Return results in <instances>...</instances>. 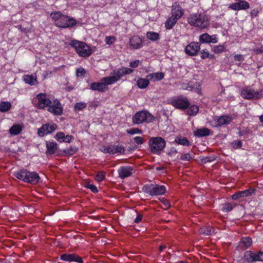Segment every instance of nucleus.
Returning a JSON list of instances; mask_svg holds the SVG:
<instances>
[{
  "label": "nucleus",
  "instance_id": "1",
  "mask_svg": "<svg viewBox=\"0 0 263 263\" xmlns=\"http://www.w3.org/2000/svg\"><path fill=\"white\" fill-rule=\"evenodd\" d=\"M37 102L36 107L39 109H44L47 107V110L54 115H61L63 112L61 104L57 99H51L47 94L41 93L36 96Z\"/></svg>",
  "mask_w": 263,
  "mask_h": 263
},
{
  "label": "nucleus",
  "instance_id": "2",
  "mask_svg": "<svg viewBox=\"0 0 263 263\" xmlns=\"http://www.w3.org/2000/svg\"><path fill=\"white\" fill-rule=\"evenodd\" d=\"M50 17L54 21L58 27L67 28L76 24V21L72 18L62 14L59 11H55L50 14Z\"/></svg>",
  "mask_w": 263,
  "mask_h": 263
},
{
  "label": "nucleus",
  "instance_id": "3",
  "mask_svg": "<svg viewBox=\"0 0 263 263\" xmlns=\"http://www.w3.org/2000/svg\"><path fill=\"white\" fill-rule=\"evenodd\" d=\"M189 24L201 29L206 28L209 25L208 16L203 13H193L188 17Z\"/></svg>",
  "mask_w": 263,
  "mask_h": 263
},
{
  "label": "nucleus",
  "instance_id": "4",
  "mask_svg": "<svg viewBox=\"0 0 263 263\" xmlns=\"http://www.w3.org/2000/svg\"><path fill=\"white\" fill-rule=\"evenodd\" d=\"M14 175L17 179L31 184H36L39 182L40 177L34 172H29L26 170H21L14 173Z\"/></svg>",
  "mask_w": 263,
  "mask_h": 263
},
{
  "label": "nucleus",
  "instance_id": "5",
  "mask_svg": "<svg viewBox=\"0 0 263 263\" xmlns=\"http://www.w3.org/2000/svg\"><path fill=\"white\" fill-rule=\"evenodd\" d=\"M70 45L76 49L80 57H88L92 53L91 48L84 42L72 40Z\"/></svg>",
  "mask_w": 263,
  "mask_h": 263
},
{
  "label": "nucleus",
  "instance_id": "6",
  "mask_svg": "<svg viewBox=\"0 0 263 263\" xmlns=\"http://www.w3.org/2000/svg\"><path fill=\"white\" fill-rule=\"evenodd\" d=\"M165 140L160 137L151 138L149 145L151 152L154 154H159L165 146Z\"/></svg>",
  "mask_w": 263,
  "mask_h": 263
},
{
  "label": "nucleus",
  "instance_id": "7",
  "mask_svg": "<svg viewBox=\"0 0 263 263\" xmlns=\"http://www.w3.org/2000/svg\"><path fill=\"white\" fill-rule=\"evenodd\" d=\"M133 71V69L131 68L122 67L119 68L117 70L115 71L112 76H109V78L107 79L110 83H112L113 84L119 81L123 76L129 74Z\"/></svg>",
  "mask_w": 263,
  "mask_h": 263
},
{
  "label": "nucleus",
  "instance_id": "8",
  "mask_svg": "<svg viewBox=\"0 0 263 263\" xmlns=\"http://www.w3.org/2000/svg\"><path fill=\"white\" fill-rule=\"evenodd\" d=\"M153 116L146 111H140L135 114L133 117V122L135 124H139L143 122H151L153 121Z\"/></svg>",
  "mask_w": 263,
  "mask_h": 263
},
{
  "label": "nucleus",
  "instance_id": "9",
  "mask_svg": "<svg viewBox=\"0 0 263 263\" xmlns=\"http://www.w3.org/2000/svg\"><path fill=\"white\" fill-rule=\"evenodd\" d=\"M143 190L151 196L163 195L166 191V188L164 185L156 184L145 185L143 187Z\"/></svg>",
  "mask_w": 263,
  "mask_h": 263
},
{
  "label": "nucleus",
  "instance_id": "10",
  "mask_svg": "<svg viewBox=\"0 0 263 263\" xmlns=\"http://www.w3.org/2000/svg\"><path fill=\"white\" fill-rule=\"evenodd\" d=\"M108 77L102 78L99 82H94L91 84L90 87L92 90L104 92L108 89L107 86L112 84L110 83L107 79Z\"/></svg>",
  "mask_w": 263,
  "mask_h": 263
},
{
  "label": "nucleus",
  "instance_id": "11",
  "mask_svg": "<svg viewBox=\"0 0 263 263\" xmlns=\"http://www.w3.org/2000/svg\"><path fill=\"white\" fill-rule=\"evenodd\" d=\"M241 96L242 98L247 99H251L252 98L258 99L263 96V90H261L254 92L251 88L247 87L242 90Z\"/></svg>",
  "mask_w": 263,
  "mask_h": 263
},
{
  "label": "nucleus",
  "instance_id": "12",
  "mask_svg": "<svg viewBox=\"0 0 263 263\" xmlns=\"http://www.w3.org/2000/svg\"><path fill=\"white\" fill-rule=\"evenodd\" d=\"M101 151L104 153H108L110 154H121L124 152L125 149L124 147L122 145H110L103 146L101 148Z\"/></svg>",
  "mask_w": 263,
  "mask_h": 263
},
{
  "label": "nucleus",
  "instance_id": "13",
  "mask_svg": "<svg viewBox=\"0 0 263 263\" xmlns=\"http://www.w3.org/2000/svg\"><path fill=\"white\" fill-rule=\"evenodd\" d=\"M57 128V124L54 123H47L43 125L39 129H38V135L40 137H43L46 135L50 134L54 130H55Z\"/></svg>",
  "mask_w": 263,
  "mask_h": 263
},
{
  "label": "nucleus",
  "instance_id": "14",
  "mask_svg": "<svg viewBox=\"0 0 263 263\" xmlns=\"http://www.w3.org/2000/svg\"><path fill=\"white\" fill-rule=\"evenodd\" d=\"M199 49V43L198 42H192L185 47L184 52L188 55L194 56L197 54Z\"/></svg>",
  "mask_w": 263,
  "mask_h": 263
},
{
  "label": "nucleus",
  "instance_id": "15",
  "mask_svg": "<svg viewBox=\"0 0 263 263\" xmlns=\"http://www.w3.org/2000/svg\"><path fill=\"white\" fill-rule=\"evenodd\" d=\"M250 8L249 3L246 1H240L232 3L229 6L228 8L234 11L246 10Z\"/></svg>",
  "mask_w": 263,
  "mask_h": 263
},
{
  "label": "nucleus",
  "instance_id": "16",
  "mask_svg": "<svg viewBox=\"0 0 263 263\" xmlns=\"http://www.w3.org/2000/svg\"><path fill=\"white\" fill-rule=\"evenodd\" d=\"M133 172L134 168L130 166H121L118 170L119 177L121 179L130 176Z\"/></svg>",
  "mask_w": 263,
  "mask_h": 263
},
{
  "label": "nucleus",
  "instance_id": "17",
  "mask_svg": "<svg viewBox=\"0 0 263 263\" xmlns=\"http://www.w3.org/2000/svg\"><path fill=\"white\" fill-rule=\"evenodd\" d=\"M199 41L202 43H213L215 44L218 42L217 35L216 34L210 35L205 33L200 35Z\"/></svg>",
  "mask_w": 263,
  "mask_h": 263
},
{
  "label": "nucleus",
  "instance_id": "18",
  "mask_svg": "<svg viewBox=\"0 0 263 263\" xmlns=\"http://www.w3.org/2000/svg\"><path fill=\"white\" fill-rule=\"evenodd\" d=\"M129 45L132 49H139L143 46L142 40L139 35H133L130 38Z\"/></svg>",
  "mask_w": 263,
  "mask_h": 263
},
{
  "label": "nucleus",
  "instance_id": "19",
  "mask_svg": "<svg viewBox=\"0 0 263 263\" xmlns=\"http://www.w3.org/2000/svg\"><path fill=\"white\" fill-rule=\"evenodd\" d=\"M172 105L176 108L184 109L187 108L190 105L186 99H179L175 100L172 102Z\"/></svg>",
  "mask_w": 263,
  "mask_h": 263
},
{
  "label": "nucleus",
  "instance_id": "20",
  "mask_svg": "<svg viewBox=\"0 0 263 263\" xmlns=\"http://www.w3.org/2000/svg\"><path fill=\"white\" fill-rule=\"evenodd\" d=\"M54 138L59 142L70 143L73 140L74 138L71 135H65L63 132H58L54 136Z\"/></svg>",
  "mask_w": 263,
  "mask_h": 263
},
{
  "label": "nucleus",
  "instance_id": "21",
  "mask_svg": "<svg viewBox=\"0 0 263 263\" xmlns=\"http://www.w3.org/2000/svg\"><path fill=\"white\" fill-rule=\"evenodd\" d=\"M172 16L179 19L183 14V10L180 6L177 3H174L172 6Z\"/></svg>",
  "mask_w": 263,
  "mask_h": 263
},
{
  "label": "nucleus",
  "instance_id": "22",
  "mask_svg": "<svg viewBox=\"0 0 263 263\" xmlns=\"http://www.w3.org/2000/svg\"><path fill=\"white\" fill-rule=\"evenodd\" d=\"M60 258L65 261H76L79 263L82 262V259L74 254H64L61 255Z\"/></svg>",
  "mask_w": 263,
  "mask_h": 263
},
{
  "label": "nucleus",
  "instance_id": "23",
  "mask_svg": "<svg viewBox=\"0 0 263 263\" xmlns=\"http://www.w3.org/2000/svg\"><path fill=\"white\" fill-rule=\"evenodd\" d=\"M252 243V239L249 237H245L242 238L239 242V247L243 249H246L249 248Z\"/></svg>",
  "mask_w": 263,
  "mask_h": 263
},
{
  "label": "nucleus",
  "instance_id": "24",
  "mask_svg": "<svg viewBox=\"0 0 263 263\" xmlns=\"http://www.w3.org/2000/svg\"><path fill=\"white\" fill-rule=\"evenodd\" d=\"M252 191L250 190H246L243 191L237 192L232 196V198L233 200L237 199L240 197H244L250 196L252 195Z\"/></svg>",
  "mask_w": 263,
  "mask_h": 263
},
{
  "label": "nucleus",
  "instance_id": "25",
  "mask_svg": "<svg viewBox=\"0 0 263 263\" xmlns=\"http://www.w3.org/2000/svg\"><path fill=\"white\" fill-rule=\"evenodd\" d=\"M232 121V117L230 116H222L217 120V125L221 126L230 123Z\"/></svg>",
  "mask_w": 263,
  "mask_h": 263
},
{
  "label": "nucleus",
  "instance_id": "26",
  "mask_svg": "<svg viewBox=\"0 0 263 263\" xmlns=\"http://www.w3.org/2000/svg\"><path fill=\"white\" fill-rule=\"evenodd\" d=\"M147 78H148L151 81L155 82L160 81L163 79L164 74L162 72H155L151 73L146 76Z\"/></svg>",
  "mask_w": 263,
  "mask_h": 263
},
{
  "label": "nucleus",
  "instance_id": "27",
  "mask_svg": "<svg viewBox=\"0 0 263 263\" xmlns=\"http://www.w3.org/2000/svg\"><path fill=\"white\" fill-rule=\"evenodd\" d=\"M148 78H138L137 80V85L138 87L141 89L145 88L149 85Z\"/></svg>",
  "mask_w": 263,
  "mask_h": 263
},
{
  "label": "nucleus",
  "instance_id": "28",
  "mask_svg": "<svg viewBox=\"0 0 263 263\" xmlns=\"http://www.w3.org/2000/svg\"><path fill=\"white\" fill-rule=\"evenodd\" d=\"M23 80L30 85H34L37 83L36 78L32 75H25L23 77Z\"/></svg>",
  "mask_w": 263,
  "mask_h": 263
},
{
  "label": "nucleus",
  "instance_id": "29",
  "mask_svg": "<svg viewBox=\"0 0 263 263\" xmlns=\"http://www.w3.org/2000/svg\"><path fill=\"white\" fill-rule=\"evenodd\" d=\"M22 130V126L20 124L13 125L10 129L9 133L12 135L19 134Z\"/></svg>",
  "mask_w": 263,
  "mask_h": 263
},
{
  "label": "nucleus",
  "instance_id": "30",
  "mask_svg": "<svg viewBox=\"0 0 263 263\" xmlns=\"http://www.w3.org/2000/svg\"><path fill=\"white\" fill-rule=\"evenodd\" d=\"M178 18H176L173 16L170 17L165 23V26L167 29H171L176 24Z\"/></svg>",
  "mask_w": 263,
  "mask_h": 263
},
{
  "label": "nucleus",
  "instance_id": "31",
  "mask_svg": "<svg viewBox=\"0 0 263 263\" xmlns=\"http://www.w3.org/2000/svg\"><path fill=\"white\" fill-rule=\"evenodd\" d=\"M209 134L210 130L207 128L199 129L194 132V135L198 137L207 136Z\"/></svg>",
  "mask_w": 263,
  "mask_h": 263
},
{
  "label": "nucleus",
  "instance_id": "32",
  "mask_svg": "<svg viewBox=\"0 0 263 263\" xmlns=\"http://www.w3.org/2000/svg\"><path fill=\"white\" fill-rule=\"evenodd\" d=\"M254 252L248 251L244 253L243 259L246 262H254Z\"/></svg>",
  "mask_w": 263,
  "mask_h": 263
},
{
  "label": "nucleus",
  "instance_id": "33",
  "mask_svg": "<svg viewBox=\"0 0 263 263\" xmlns=\"http://www.w3.org/2000/svg\"><path fill=\"white\" fill-rule=\"evenodd\" d=\"M11 107V103L9 101H3L0 102V111L4 112L10 110Z\"/></svg>",
  "mask_w": 263,
  "mask_h": 263
},
{
  "label": "nucleus",
  "instance_id": "34",
  "mask_svg": "<svg viewBox=\"0 0 263 263\" xmlns=\"http://www.w3.org/2000/svg\"><path fill=\"white\" fill-rule=\"evenodd\" d=\"M47 153L52 154L57 149V144L55 142H49L47 143Z\"/></svg>",
  "mask_w": 263,
  "mask_h": 263
},
{
  "label": "nucleus",
  "instance_id": "35",
  "mask_svg": "<svg viewBox=\"0 0 263 263\" xmlns=\"http://www.w3.org/2000/svg\"><path fill=\"white\" fill-rule=\"evenodd\" d=\"M200 232L203 235H210L214 232V230L210 226H205L200 229Z\"/></svg>",
  "mask_w": 263,
  "mask_h": 263
},
{
  "label": "nucleus",
  "instance_id": "36",
  "mask_svg": "<svg viewBox=\"0 0 263 263\" xmlns=\"http://www.w3.org/2000/svg\"><path fill=\"white\" fill-rule=\"evenodd\" d=\"M146 37L152 41H156L159 39V34L155 32L149 31L147 32Z\"/></svg>",
  "mask_w": 263,
  "mask_h": 263
},
{
  "label": "nucleus",
  "instance_id": "37",
  "mask_svg": "<svg viewBox=\"0 0 263 263\" xmlns=\"http://www.w3.org/2000/svg\"><path fill=\"white\" fill-rule=\"evenodd\" d=\"M226 47L224 45L215 46L212 48V51L216 54H219L225 51Z\"/></svg>",
  "mask_w": 263,
  "mask_h": 263
},
{
  "label": "nucleus",
  "instance_id": "38",
  "mask_svg": "<svg viewBox=\"0 0 263 263\" xmlns=\"http://www.w3.org/2000/svg\"><path fill=\"white\" fill-rule=\"evenodd\" d=\"M175 142L182 145H189V142L186 138L184 137H177L175 140Z\"/></svg>",
  "mask_w": 263,
  "mask_h": 263
},
{
  "label": "nucleus",
  "instance_id": "39",
  "mask_svg": "<svg viewBox=\"0 0 263 263\" xmlns=\"http://www.w3.org/2000/svg\"><path fill=\"white\" fill-rule=\"evenodd\" d=\"M199 110L198 107L196 105H192L187 110V114L190 116L196 115Z\"/></svg>",
  "mask_w": 263,
  "mask_h": 263
},
{
  "label": "nucleus",
  "instance_id": "40",
  "mask_svg": "<svg viewBox=\"0 0 263 263\" xmlns=\"http://www.w3.org/2000/svg\"><path fill=\"white\" fill-rule=\"evenodd\" d=\"M193 90L197 92L199 95H201V84L198 82H193Z\"/></svg>",
  "mask_w": 263,
  "mask_h": 263
},
{
  "label": "nucleus",
  "instance_id": "41",
  "mask_svg": "<svg viewBox=\"0 0 263 263\" xmlns=\"http://www.w3.org/2000/svg\"><path fill=\"white\" fill-rule=\"evenodd\" d=\"M87 106V104L85 102H78L74 106L75 110H82L83 109L85 108Z\"/></svg>",
  "mask_w": 263,
  "mask_h": 263
},
{
  "label": "nucleus",
  "instance_id": "42",
  "mask_svg": "<svg viewBox=\"0 0 263 263\" xmlns=\"http://www.w3.org/2000/svg\"><path fill=\"white\" fill-rule=\"evenodd\" d=\"M193 82H189L187 83H182L181 85V87L184 90L189 91L193 90Z\"/></svg>",
  "mask_w": 263,
  "mask_h": 263
},
{
  "label": "nucleus",
  "instance_id": "43",
  "mask_svg": "<svg viewBox=\"0 0 263 263\" xmlns=\"http://www.w3.org/2000/svg\"><path fill=\"white\" fill-rule=\"evenodd\" d=\"M254 262L263 261V252L254 253Z\"/></svg>",
  "mask_w": 263,
  "mask_h": 263
},
{
  "label": "nucleus",
  "instance_id": "44",
  "mask_svg": "<svg viewBox=\"0 0 263 263\" xmlns=\"http://www.w3.org/2000/svg\"><path fill=\"white\" fill-rule=\"evenodd\" d=\"M233 209V206L230 203H226L222 205L221 210L224 212H229Z\"/></svg>",
  "mask_w": 263,
  "mask_h": 263
},
{
  "label": "nucleus",
  "instance_id": "45",
  "mask_svg": "<svg viewBox=\"0 0 263 263\" xmlns=\"http://www.w3.org/2000/svg\"><path fill=\"white\" fill-rule=\"evenodd\" d=\"M77 151V149L76 148L71 146L70 147L65 149L63 151V152L67 155H72L73 154H74Z\"/></svg>",
  "mask_w": 263,
  "mask_h": 263
},
{
  "label": "nucleus",
  "instance_id": "46",
  "mask_svg": "<svg viewBox=\"0 0 263 263\" xmlns=\"http://www.w3.org/2000/svg\"><path fill=\"white\" fill-rule=\"evenodd\" d=\"M193 158V155L191 153H185L181 154L180 159L184 161H189Z\"/></svg>",
  "mask_w": 263,
  "mask_h": 263
},
{
  "label": "nucleus",
  "instance_id": "47",
  "mask_svg": "<svg viewBox=\"0 0 263 263\" xmlns=\"http://www.w3.org/2000/svg\"><path fill=\"white\" fill-rule=\"evenodd\" d=\"M116 40V39L114 36H106L105 40V42L107 45H111L114 44Z\"/></svg>",
  "mask_w": 263,
  "mask_h": 263
},
{
  "label": "nucleus",
  "instance_id": "48",
  "mask_svg": "<svg viewBox=\"0 0 263 263\" xmlns=\"http://www.w3.org/2000/svg\"><path fill=\"white\" fill-rule=\"evenodd\" d=\"M105 177V173L104 172H99L96 175L95 179L97 181H102Z\"/></svg>",
  "mask_w": 263,
  "mask_h": 263
},
{
  "label": "nucleus",
  "instance_id": "49",
  "mask_svg": "<svg viewBox=\"0 0 263 263\" xmlns=\"http://www.w3.org/2000/svg\"><path fill=\"white\" fill-rule=\"evenodd\" d=\"M142 63V62L139 60H135L134 61L130 62L129 63V66L135 68L140 65Z\"/></svg>",
  "mask_w": 263,
  "mask_h": 263
},
{
  "label": "nucleus",
  "instance_id": "50",
  "mask_svg": "<svg viewBox=\"0 0 263 263\" xmlns=\"http://www.w3.org/2000/svg\"><path fill=\"white\" fill-rule=\"evenodd\" d=\"M86 73L85 70L83 68H79L76 71V76L78 77H83Z\"/></svg>",
  "mask_w": 263,
  "mask_h": 263
},
{
  "label": "nucleus",
  "instance_id": "51",
  "mask_svg": "<svg viewBox=\"0 0 263 263\" xmlns=\"http://www.w3.org/2000/svg\"><path fill=\"white\" fill-rule=\"evenodd\" d=\"M232 145L233 148L235 149L240 148L242 146V142L240 140L234 141L232 142Z\"/></svg>",
  "mask_w": 263,
  "mask_h": 263
},
{
  "label": "nucleus",
  "instance_id": "52",
  "mask_svg": "<svg viewBox=\"0 0 263 263\" xmlns=\"http://www.w3.org/2000/svg\"><path fill=\"white\" fill-rule=\"evenodd\" d=\"M127 132L128 134H131V135L142 133V132L140 129H139L138 128H136L130 129L129 130H127Z\"/></svg>",
  "mask_w": 263,
  "mask_h": 263
},
{
  "label": "nucleus",
  "instance_id": "53",
  "mask_svg": "<svg viewBox=\"0 0 263 263\" xmlns=\"http://www.w3.org/2000/svg\"><path fill=\"white\" fill-rule=\"evenodd\" d=\"M234 60L235 61H243L245 60V55L240 54H235L234 56Z\"/></svg>",
  "mask_w": 263,
  "mask_h": 263
},
{
  "label": "nucleus",
  "instance_id": "54",
  "mask_svg": "<svg viewBox=\"0 0 263 263\" xmlns=\"http://www.w3.org/2000/svg\"><path fill=\"white\" fill-rule=\"evenodd\" d=\"M201 58L204 59L206 58H211V54L208 51L202 50L201 52Z\"/></svg>",
  "mask_w": 263,
  "mask_h": 263
},
{
  "label": "nucleus",
  "instance_id": "55",
  "mask_svg": "<svg viewBox=\"0 0 263 263\" xmlns=\"http://www.w3.org/2000/svg\"><path fill=\"white\" fill-rule=\"evenodd\" d=\"M134 141L138 144H141L143 142V139L142 137L137 136L134 138Z\"/></svg>",
  "mask_w": 263,
  "mask_h": 263
},
{
  "label": "nucleus",
  "instance_id": "56",
  "mask_svg": "<svg viewBox=\"0 0 263 263\" xmlns=\"http://www.w3.org/2000/svg\"><path fill=\"white\" fill-rule=\"evenodd\" d=\"M87 187L90 189L91 191H92L94 193H97L98 191L97 187L92 184H88L87 185Z\"/></svg>",
  "mask_w": 263,
  "mask_h": 263
},
{
  "label": "nucleus",
  "instance_id": "57",
  "mask_svg": "<svg viewBox=\"0 0 263 263\" xmlns=\"http://www.w3.org/2000/svg\"><path fill=\"white\" fill-rule=\"evenodd\" d=\"M258 13V11L257 9H254L253 10H251L250 12V15L252 17H256Z\"/></svg>",
  "mask_w": 263,
  "mask_h": 263
},
{
  "label": "nucleus",
  "instance_id": "58",
  "mask_svg": "<svg viewBox=\"0 0 263 263\" xmlns=\"http://www.w3.org/2000/svg\"><path fill=\"white\" fill-rule=\"evenodd\" d=\"M142 220V216L138 215L134 221L136 223H139Z\"/></svg>",
  "mask_w": 263,
  "mask_h": 263
},
{
  "label": "nucleus",
  "instance_id": "59",
  "mask_svg": "<svg viewBox=\"0 0 263 263\" xmlns=\"http://www.w3.org/2000/svg\"><path fill=\"white\" fill-rule=\"evenodd\" d=\"M254 51L256 52V54H259V53H262L263 52V47L256 49L254 50Z\"/></svg>",
  "mask_w": 263,
  "mask_h": 263
},
{
  "label": "nucleus",
  "instance_id": "60",
  "mask_svg": "<svg viewBox=\"0 0 263 263\" xmlns=\"http://www.w3.org/2000/svg\"><path fill=\"white\" fill-rule=\"evenodd\" d=\"M259 119L260 122L263 124V115L260 116L259 117Z\"/></svg>",
  "mask_w": 263,
  "mask_h": 263
},
{
  "label": "nucleus",
  "instance_id": "61",
  "mask_svg": "<svg viewBox=\"0 0 263 263\" xmlns=\"http://www.w3.org/2000/svg\"><path fill=\"white\" fill-rule=\"evenodd\" d=\"M165 248V246H161L160 247V251H162L163 250V249H164Z\"/></svg>",
  "mask_w": 263,
  "mask_h": 263
},
{
  "label": "nucleus",
  "instance_id": "62",
  "mask_svg": "<svg viewBox=\"0 0 263 263\" xmlns=\"http://www.w3.org/2000/svg\"><path fill=\"white\" fill-rule=\"evenodd\" d=\"M165 204L166 208H168L170 206V203L168 202H166V203H165Z\"/></svg>",
  "mask_w": 263,
  "mask_h": 263
},
{
  "label": "nucleus",
  "instance_id": "63",
  "mask_svg": "<svg viewBox=\"0 0 263 263\" xmlns=\"http://www.w3.org/2000/svg\"><path fill=\"white\" fill-rule=\"evenodd\" d=\"M205 162H210L211 160L209 158H206L204 161Z\"/></svg>",
  "mask_w": 263,
  "mask_h": 263
},
{
  "label": "nucleus",
  "instance_id": "64",
  "mask_svg": "<svg viewBox=\"0 0 263 263\" xmlns=\"http://www.w3.org/2000/svg\"><path fill=\"white\" fill-rule=\"evenodd\" d=\"M176 263H184V262L182 261H181L177 262Z\"/></svg>",
  "mask_w": 263,
  "mask_h": 263
}]
</instances>
